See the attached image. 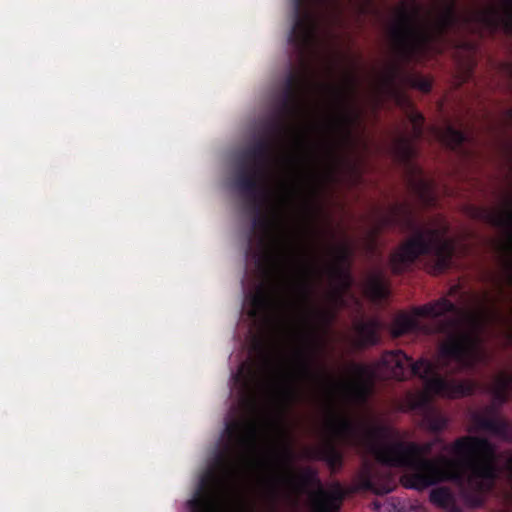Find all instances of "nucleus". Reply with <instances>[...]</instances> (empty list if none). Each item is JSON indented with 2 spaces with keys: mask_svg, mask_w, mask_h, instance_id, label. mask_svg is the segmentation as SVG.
<instances>
[{
  "mask_svg": "<svg viewBox=\"0 0 512 512\" xmlns=\"http://www.w3.org/2000/svg\"><path fill=\"white\" fill-rule=\"evenodd\" d=\"M333 438L307 452V457L323 461L331 473L343 467L344 455L337 446L338 440L345 446L364 448L375 459L389 467L405 468L401 484L408 489L422 491L442 482H453L461 487L466 505L482 507L485 494L490 492L498 477L497 450L487 438L462 436L450 446L455 459L440 456L427 458L438 437L433 442L388 441L399 437V432L388 425L378 424L369 427L358 425L347 417L331 411L327 423Z\"/></svg>",
  "mask_w": 512,
  "mask_h": 512,
  "instance_id": "1",
  "label": "nucleus"
},
{
  "mask_svg": "<svg viewBox=\"0 0 512 512\" xmlns=\"http://www.w3.org/2000/svg\"><path fill=\"white\" fill-rule=\"evenodd\" d=\"M413 315L400 314L392 322L393 336L400 337L419 329L417 317H430L437 320V331L446 336L438 350L437 361L421 358L413 362L401 350L387 351L373 364H353L356 377L362 382L355 387L356 393L364 397L367 385L384 379L403 381L417 376L424 382L425 391L408 393L402 410L415 411L420 416V426L433 433L443 431L448 418L431 403L430 395L447 398H460L474 394L477 383L473 380H448L439 375L445 370L450 375L472 370L486 354L480 346L479 338L463 329V312L449 299L443 297L422 306L413 308Z\"/></svg>",
  "mask_w": 512,
  "mask_h": 512,
  "instance_id": "2",
  "label": "nucleus"
},
{
  "mask_svg": "<svg viewBox=\"0 0 512 512\" xmlns=\"http://www.w3.org/2000/svg\"><path fill=\"white\" fill-rule=\"evenodd\" d=\"M297 269L299 275L293 285L296 295L295 300L287 298V285H278L275 288L278 297H274L261 286L247 297L250 305L248 314L251 318L257 319L272 308L281 310L299 309L305 327L303 334L305 347L296 352L298 360L297 378L314 386L324 388L331 395L333 388L332 379L325 370H315L314 361L320 346L319 333L321 330H327L332 325L336 318V312L329 308L319 307L314 301L315 287L313 278L317 274L315 267L305 262Z\"/></svg>",
  "mask_w": 512,
  "mask_h": 512,
  "instance_id": "3",
  "label": "nucleus"
},
{
  "mask_svg": "<svg viewBox=\"0 0 512 512\" xmlns=\"http://www.w3.org/2000/svg\"><path fill=\"white\" fill-rule=\"evenodd\" d=\"M224 433L227 439L222 449L201 476L194 498L188 501L191 512H257L238 493L237 483L247 452L256 449L258 427L251 420L232 419Z\"/></svg>",
  "mask_w": 512,
  "mask_h": 512,
  "instance_id": "4",
  "label": "nucleus"
},
{
  "mask_svg": "<svg viewBox=\"0 0 512 512\" xmlns=\"http://www.w3.org/2000/svg\"><path fill=\"white\" fill-rule=\"evenodd\" d=\"M396 227L412 232L413 236L390 256L389 262L393 273H403L422 255L433 258L434 273H442L450 268L455 247L446 237V225L434 228L419 227L412 205L409 202H400L391 205L386 212L377 211L372 230L373 237L385 229Z\"/></svg>",
  "mask_w": 512,
  "mask_h": 512,
  "instance_id": "5",
  "label": "nucleus"
},
{
  "mask_svg": "<svg viewBox=\"0 0 512 512\" xmlns=\"http://www.w3.org/2000/svg\"><path fill=\"white\" fill-rule=\"evenodd\" d=\"M248 201L253 212L252 232L248 237L247 256H251L261 271L275 270L284 274L289 268H298L302 260L290 241L280 237L276 231L282 227V219L277 208L265 211L268 201L266 186H261L254 194L240 192Z\"/></svg>",
  "mask_w": 512,
  "mask_h": 512,
  "instance_id": "6",
  "label": "nucleus"
},
{
  "mask_svg": "<svg viewBox=\"0 0 512 512\" xmlns=\"http://www.w3.org/2000/svg\"><path fill=\"white\" fill-rule=\"evenodd\" d=\"M317 88L328 96L331 115L328 128L340 136L339 143H329L326 152L335 155L339 144L350 145L353 130L360 124L362 113L356 104L357 78L352 73H345L342 83H319Z\"/></svg>",
  "mask_w": 512,
  "mask_h": 512,
  "instance_id": "7",
  "label": "nucleus"
},
{
  "mask_svg": "<svg viewBox=\"0 0 512 512\" xmlns=\"http://www.w3.org/2000/svg\"><path fill=\"white\" fill-rule=\"evenodd\" d=\"M408 119L412 126L411 135L402 134L396 136L391 144V153L399 164L410 172L408 186L411 193L423 207H432L436 203L433 183L427 180L420 168L413 160L417 155L415 142L424 135V116L416 110H411Z\"/></svg>",
  "mask_w": 512,
  "mask_h": 512,
  "instance_id": "8",
  "label": "nucleus"
},
{
  "mask_svg": "<svg viewBox=\"0 0 512 512\" xmlns=\"http://www.w3.org/2000/svg\"><path fill=\"white\" fill-rule=\"evenodd\" d=\"M278 457L289 473L290 484L297 491H305L308 488H316L311 494V512H339L342 502L346 497V491L338 481L333 482L330 490L324 489L319 478L318 471L312 467H305L301 470L295 480L291 475V463L294 460V453L289 444H284L278 450Z\"/></svg>",
  "mask_w": 512,
  "mask_h": 512,
  "instance_id": "9",
  "label": "nucleus"
},
{
  "mask_svg": "<svg viewBox=\"0 0 512 512\" xmlns=\"http://www.w3.org/2000/svg\"><path fill=\"white\" fill-rule=\"evenodd\" d=\"M275 146L270 138H260L240 155L235 173V187L239 192L254 194L268 176Z\"/></svg>",
  "mask_w": 512,
  "mask_h": 512,
  "instance_id": "10",
  "label": "nucleus"
},
{
  "mask_svg": "<svg viewBox=\"0 0 512 512\" xmlns=\"http://www.w3.org/2000/svg\"><path fill=\"white\" fill-rule=\"evenodd\" d=\"M334 5V0H293L294 22L289 43L304 58L313 47L320 27V6Z\"/></svg>",
  "mask_w": 512,
  "mask_h": 512,
  "instance_id": "11",
  "label": "nucleus"
},
{
  "mask_svg": "<svg viewBox=\"0 0 512 512\" xmlns=\"http://www.w3.org/2000/svg\"><path fill=\"white\" fill-rule=\"evenodd\" d=\"M329 251L333 261L327 264L325 272L332 286L330 299L335 305H342L344 293L353 285L350 271L353 251L348 243L330 246Z\"/></svg>",
  "mask_w": 512,
  "mask_h": 512,
  "instance_id": "12",
  "label": "nucleus"
},
{
  "mask_svg": "<svg viewBox=\"0 0 512 512\" xmlns=\"http://www.w3.org/2000/svg\"><path fill=\"white\" fill-rule=\"evenodd\" d=\"M254 372L242 364L238 373L234 376L235 382L240 386V402L242 406L250 411L258 408V402L253 392Z\"/></svg>",
  "mask_w": 512,
  "mask_h": 512,
  "instance_id": "13",
  "label": "nucleus"
},
{
  "mask_svg": "<svg viewBox=\"0 0 512 512\" xmlns=\"http://www.w3.org/2000/svg\"><path fill=\"white\" fill-rule=\"evenodd\" d=\"M473 421L480 430L487 431L504 441L512 440V426L503 418L476 414Z\"/></svg>",
  "mask_w": 512,
  "mask_h": 512,
  "instance_id": "14",
  "label": "nucleus"
},
{
  "mask_svg": "<svg viewBox=\"0 0 512 512\" xmlns=\"http://www.w3.org/2000/svg\"><path fill=\"white\" fill-rule=\"evenodd\" d=\"M309 86V81L302 73L289 71L278 100L301 104L302 90Z\"/></svg>",
  "mask_w": 512,
  "mask_h": 512,
  "instance_id": "15",
  "label": "nucleus"
},
{
  "mask_svg": "<svg viewBox=\"0 0 512 512\" xmlns=\"http://www.w3.org/2000/svg\"><path fill=\"white\" fill-rule=\"evenodd\" d=\"M475 217L494 227L512 230V209L510 203H508L507 208L502 210L477 208L475 210Z\"/></svg>",
  "mask_w": 512,
  "mask_h": 512,
  "instance_id": "16",
  "label": "nucleus"
},
{
  "mask_svg": "<svg viewBox=\"0 0 512 512\" xmlns=\"http://www.w3.org/2000/svg\"><path fill=\"white\" fill-rule=\"evenodd\" d=\"M380 322L377 319L359 320L354 324L356 345L360 348L373 346L379 342Z\"/></svg>",
  "mask_w": 512,
  "mask_h": 512,
  "instance_id": "17",
  "label": "nucleus"
},
{
  "mask_svg": "<svg viewBox=\"0 0 512 512\" xmlns=\"http://www.w3.org/2000/svg\"><path fill=\"white\" fill-rule=\"evenodd\" d=\"M435 135L445 146L454 151H460L467 140L466 134L452 125L435 129Z\"/></svg>",
  "mask_w": 512,
  "mask_h": 512,
  "instance_id": "18",
  "label": "nucleus"
},
{
  "mask_svg": "<svg viewBox=\"0 0 512 512\" xmlns=\"http://www.w3.org/2000/svg\"><path fill=\"white\" fill-rule=\"evenodd\" d=\"M367 291L372 299L381 301L389 296V288L382 272H375L367 279Z\"/></svg>",
  "mask_w": 512,
  "mask_h": 512,
  "instance_id": "19",
  "label": "nucleus"
},
{
  "mask_svg": "<svg viewBox=\"0 0 512 512\" xmlns=\"http://www.w3.org/2000/svg\"><path fill=\"white\" fill-rule=\"evenodd\" d=\"M290 130L289 122L274 115L265 125L266 136L264 138H270L276 146V142L284 139Z\"/></svg>",
  "mask_w": 512,
  "mask_h": 512,
  "instance_id": "20",
  "label": "nucleus"
},
{
  "mask_svg": "<svg viewBox=\"0 0 512 512\" xmlns=\"http://www.w3.org/2000/svg\"><path fill=\"white\" fill-rule=\"evenodd\" d=\"M429 499L432 504L442 509L451 506V502L455 500L452 492L447 487L432 489L429 494Z\"/></svg>",
  "mask_w": 512,
  "mask_h": 512,
  "instance_id": "21",
  "label": "nucleus"
},
{
  "mask_svg": "<svg viewBox=\"0 0 512 512\" xmlns=\"http://www.w3.org/2000/svg\"><path fill=\"white\" fill-rule=\"evenodd\" d=\"M301 104L278 100L275 116L289 122L300 110Z\"/></svg>",
  "mask_w": 512,
  "mask_h": 512,
  "instance_id": "22",
  "label": "nucleus"
},
{
  "mask_svg": "<svg viewBox=\"0 0 512 512\" xmlns=\"http://www.w3.org/2000/svg\"><path fill=\"white\" fill-rule=\"evenodd\" d=\"M282 494L278 486V482L273 480L270 482L267 492L266 503L270 512H278Z\"/></svg>",
  "mask_w": 512,
  "mask_h": 512,
  "instance_id": "23",
  "label": "nucleus"
},
{
  "mask_svg": "<svg viewBox=\"0 0 512 512\" xmlns=\"http://www.w3.org/2000/svg\"><path fill=\"white\" fill-rule=\"evenodd\" d=\"M282 396L286 404L291 405L301 399L302 391L297 385H289L282 390Z\"/></svg>",
  "mask_w": 512,
  "mask_h": 512,
  "instance_id": "24",
  "label": "nucleus"
},
{
  "mask_svg": "<svg viewBox=\"0 0 512 512\" xmlns=\"http://www.w3.org/2000/svg\"><path fill=\"white\" fill-rule=\"evenodd\" d=\"M512 386V376L506 373H501L495 379L493 388L509 391Z\"/></svg>",
  "mask_w": 512,
  "mask_h": 512,
  "instance_id": "25",
  "label": "nucleus"
},
{
  "mask_svg": "<svg viewBox=\"0 0 512 512\" xmlns=\"http://www.w3.org/2000/svg\"><path fill=\"white\" fill-rule=\"evenodd\" d=\"M508 392L509 391L501 390L499 388H493L494 399L498 403L504 404V403H506L508 401V398H509Z\"/></svg>",
  "mask_w": 512,
  "mask_h": 512,
  "instance_id": "26",
  "label": "nucleus"
},
{
  "mask_svg": "<svg viewBox=\"0 0 512 512\" xmlns=\"http://www.w3.org/2000/svg\"><path fill=\"white\" fill-rule=\"evenodd\" d=\"M302 182V177H299L298 178V181H297V184L294 185L291 189H290V196H295L299 193V189H300V184Z\"/></svg>",
  "mask_w": 512,
  "mask_h": 512,
  "instance_id": "27",
  "label": "nucleus"
},
{
  "mask_svg": "<svg viewBox=\"0 0 512 512\" xmlns=\"http://www.w3.org/2000/svg\"><path fill=\"white\" fill-rule=\"evenodd\" d=\"M445 511L447 512H462L461 509L457 506V504L455 503V500H453L451 502V506H448L447 508L444 509Z\"/></svg>",
  "mask_w": 512,
  "mask_h": 512,
  "instance_id": "28",
  "label": "nucleus"
},
{
  "mask_svg": "<svg viewBox=\"0 0 512 512\" xmlns=\"http://www.w3.org/2000/svg\"><path fill=\"white\" fill-rule=\"evenodd\" d=\"M283 498L288 501V502H291L293 504H296L297 503V500L296 498L291 494V493H286L283 495Z\"/></svg>",
  "mask_w": 512,
  "mask_h": 512,
  "instance_id": "29",
  "label": "nucleus"
},
{
  "mask_svg": "<svg viewBox=\"0 0 512 512\" xmlns=\"http://www.w3.org/2000/svg\"><path fill=\"white\" fill-rule=\"evenodd\" d=\"M363 485H364V487H366V488H368V489H371V488H372L373 483H372V481H371V479H370V477H369L368 475H366V476L364 477Z\"/></svg>",
  "mask_w": 512,
  "mask_h": 512,
  "instance_id": "30",
  "label": "nucleus"
},
{
  "mask_svg": "<svg viewBox=\"0 0 512 512\" xmlns=\"http://www.w3.org/2000/svg\"><path fill=\"white\" fill-rule=\"evenodd\" d=\"M265 362L267 365H271V363H272V360L268 355L265 356Z\"/></svg>",
  "mask_w": 512,
  "mask_h": 512,
  "instance_id": "31",
  "label": "nucleus"
},
{
  "mask_svg": "<svg viewBox=\"0 0 512 512\" xmlns=\"http://www.w3.org/2000/svg\"><path fill=\"white\" fill-rule=\"evenodd\" d=\"M509 469L512 471V456L507 461Z\"/></svg>",
  "mask_w": 512,
  "mask_h": 512,
  "instance_id": "32",
  "label": "nucleus"
},
{
  "mask_svg": "<svg viewBox=\"0 0 512 512\" xmlns=\"http://www.w3.org/2000/svg\"><path fill=\"white\" fill-rule=\"evenodd\" d=\"M295 162H297V164H302L304 162V159H296Z\"/></svg>",
  "mask_w": 512,
  "mask_h": 512,
  "instance_id": "33",
  "label": "nucleus"
},
{
  "mask_svg": "<svg viewBox=\"0 0 512 512\" xmlns=\"http://www.w3.org/2000/svg\"><path fill=\"white\" fill-rule=\"evenodd\" d=\"M299 145L303 146L304 145V141L301 139L298 141Z\"/></svg>",
  "mask_w": 512,
  "mask_h": 512,
  "instance_id": "34",
  "label": "nucleus"
}]
</instances>
